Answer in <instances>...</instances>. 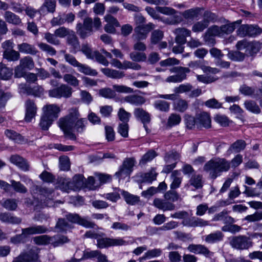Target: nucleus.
Returning a JSON list of instances; mask_svg holds the SVG:
<instances>
[{
  "label": "nucleus",
  "mask_w": 262,
  "mask_h": 262,
  "mask_svg": "<svg viewBox=\"0 0 262 262\" xmlns=\"http://www.w3.org/2000/svg\"><path fill=\"white\" fill-rule=\"evenodd\" d=\"M45 230H23L21 234H17L11 238V242L16 244L21 242L24 243L28 241L30 235L35 233H42Z\"/></svg>",
  "instance_id": "obj_13"
},
{
  "label": "nucleus",
  "mask_w": 262,
  "mask_h": 262,
  "mask_svg": "<svg viewBox=\"0 0 262 262\" xmlns=\"http://www.w3.org/2000/svg\"><path fill=\"white\" fill-rule=\"evenodd\" d=\"M157 154L156 152L154 150H150L145 153L141 158L139 161V165H145L148 162L151 161L154 159Z\"/></svg>",
  "instance_id": "obj_40"
},
{
  "label": "nucleus",
  "mask_w": 262,
  "mask_h": 262,
  "mask_svg": "<svg viewBox=\"0 0 262 262\" xmlns=\"http://www.w3.org/2000/svg\"><path fill=\"white\" fill-rule=\"evenodd\" d=\"M84 236L86 237L97 239V246L99 248H103L108 246H121L126 244V242L121 238H100L99 234L92 230L86 232Z\"/></svg>",
  "instance_id": "obj_2"
},
{
  "label": "nucleus",
  "mask_w": 262,
  "mask_h": 262,
  "mask_svg": "<svg viewBox=\"0 0 262 262\" xmlns=\"http://www.w3.org/2000/svg\"><path fill=\"white\" fill-rule=\"evenodd\" d=\"M244 106L248 111L253 113L259 114L260 112L259 106L254 101L251 100H246L244 102Z\"/></svg>",
  "instance_id": "obj_36"
},
{
  "label": "nucleus",
  "mask_w": 262,
  "mask_h": 262,
  "mask_svg": "<svg viewBox=\"0 0 262 262\" xmlns=\"http://www.w3.org/2000/svg\"><path fill=\"white\" fill-rule=\"evenodd\" d=\"M157 173L152 168L149 172L146 173H140L137 177L139 178V181L141 182L151 183L156 179Z\"/></svg>",
  "instance_id": "obj_25"
},
{
  "label": "nucleus",
  "mask_w": 262,
  "mask_h": 262,
  "mask_svg": "<svg viewBox=\"0 0 262 262\" xmlns=\"http://www.w3.org/2000/svg\"><path fill=\"white\" fill-rule=\"evenodd\" d=\"M66 40L67 43L71 46L72 52L76 53L80 49V42L77 36L73 31L67 37Z\"/></svg>",
  "instance_id": "obj_19"
},
{
  "label": "nucleus",
  "mask_w": 262,
  "mask_h": 262,
  "mask_svg": "<svg viewBox=\"0 0 262 262\" xmlns=\"http://www.w3.org/2000/svg\"><path fill=\"white\" fill-rule=\"evenodd\" d=\"M64 81L73 86H77L79 85V81L74 75L71 74H66L63 75Z\"/></svg>",
  "instance_id": "obj_55"
},
{
  "label": "nucleus",
  "mask_w": 262,
  "mask_h": 262,
  "mask_svg": "<svg viewBox=\"0 0 262 262\" xmlns=\"http://www.w3.org/2000/svg\"><path fill=\"white\" fill-rule=\"evenodd\" d=\"M162 251L160 249H154L148 250L145 254L141 258L142 259H145L146 258H151L161 255Z\"/></svg>",
  "instance_id": "obj_61"
},
{
  "label": "nucleus",
  "mask_w": 262,
  "mask_h": 262,
  "mask_svg": "<svg viewBox=\"0 0 262 262\" xmlns=\"http://www.w3.org/2000/svg\"><path fill=\"white\" fill-rule=\"evenodd\" d=\"M241 20H238L236 22L227 24L225 25H222L221 26V30L222 33V36H224V35H228L233 32V31L235 30V24L236 23L239 24L241 23Z\"/></svg>",
  "instance_id": "obj_45"
},
{
  "label": "nucleus",
  "mask_w": 262,
  "mask_h": 262,
  "mask_svg": "<svg viewBox=\"0 0 262 262\" xmlns=\"http://www.w3.org/2000/svg\"><path fill=\"white\" fill-rule=\"evenodd\" d=\"M113 111V108L111 105H105L100 106V113L102 117L105 118L111 117Z\"/></svg>",
  "instance_id": "obj_64"
},
{
  "label": "nucleus",
  "mask_w": 262,
  "mask_h": 262,
  "mask_svg": "<svg viewBox=\"0 0 262 262\" xmlns=\"http://www.w3.org/2000/svg\"><path fill=\"white\" fill-rule=\"evenodd\" d=\"M42 114L55 121L58 117L60 109L56 104H47L42 107Z\"/></svg>",
  "instance_id": "obj_14"
},
{
  "label": "nucleus",
  "mask_w": 262,
  "mask_h": 262,
  "mask_svg": "<svg viewBox=\"0 0 262 262\" xmlns=\"http://www.w3.org/2000/svg\"><path fill=\"white\" fill-rule=\"evenodd\" d=\"M101 71L107 77L113 79H120L125 76L123 72L110 68H102Z\"/></svg>",
  "instance_id": "obj_26"
},
{
  "label": "nucleus",
  "mask_w": 262,
  "mask_h": 262,
  "mask_svg": "<svg viewBox=\"0 0 262 262\" xmlns=\"http://www.w3.org/2000/svg\"><path fill=\"white\" fill-rule=\"evenodd\" d=\"M164 198L168 201H170L173 203L179 200V195L177 191L172 190L167 191L164 194Z\"/></svg>",
  "instance_id": "obj_57"
},
{
  "label": "nucleus",
  "mask_w": 262,
  "mask_h": 262,
  "mask_svg": "<svg viewBox=\"0 0 262 262\" xmlns=\"http://www.w3.org/2000/svg\"><path fill=\"white\" fill-rule=\"evenodd\" d=\"M11 183V188L16 192L21 193H25L27 192V188L20 182H17L14 180L10 181Z\"/></svg>",
  "instance_id": "obj_50"
},
{
  "label": "nucleus",
  "mask_w": 262,
  "mask_h": 262,
  "mask_svg": "<svg viewBox=\"0 0 262 262\" xmlns=\"http://www.w3.org/2000/svg\"><path fill=\"white\" fill-rule=\"evenodd\" d=\"M191 186L196 189L202 188L203 186V176L200 174L194 173L190 178L186 187Z\"/></svg>",
  "instance_id": "obj_22"
},
{
  "label": "nucleus",
  "mask_w": 262,
  "mask_h": 262,
  "mask_svg": "<svg viewBox=\"0 0 262 262\" xmlns=\"http://www.w3.org/2000/svg\"><path fill=\"white\" fill-rule=\"evenodd\" d=\"M121 194L125 202L129 205H136L140 201L139 196L131 194L127 191L122 190Z\"/></svg>",
  "instance_id": "obj_29"
},
{
  "label": "nucleus",
  "mask_w": 262,
  "mask_h": 262,
  "mask_svg": "<svg viewBox=\"0 0 262 262\" xmlns=\"http://www.w3.org/2000/svg\"><path fill=\"white\" fill-rule=\"evenodd\" d=\"M136 163V161L135 158H125L122 165L119 167V170L116 172L115 176L121 179L129 177L133 171V167Z\"/></svg>",
  "instance_id": "obj_6"
},
{
  "label": "nucleus",
  "mask_w": 262,
  "mask_h": 262,
  "mask_svg": "<svg viewBox=\"0 0 262 262\" xmlns=\"http://www.w3.org/2000/svg\"><path fill=\"white\" fill-rule=\"evenodd\" d=\"M163 32L159 29L152 32L150 35V41L151 45H155L158 43L163 38Z\"/></svg>",
  "instance_id": "obj_35"
},
{
  "label": "nucleus",
  "mask_w": 262,
  "mask_h": 262,
  "mask_svg": "<svg viewBox=\"0 0 262 262\" xmlns=\"http://www.w3.org/2000/svg\"><path fill=\"white\" fill-rule=\"evenodd\" d=\"M188 249L191 252L195 254H202L206 256H209L210 253L208 249L202 245L191 244L188 247Z\"/></svg>",
  "instance_id": "obj_27"
},
{
  "label": "nucleus",
  "mask_w": 262,
  "mask_h": 262,
  "mask_svg": "<svg viewBox=\"0 0 262 262\" xmlns=\"http://www.w3.org/2000/svg\"><path fill=\"white\" fill-rule=\"evenodd\" d=\"M134 115L137 120L142 122L145 130L147 132H148L146 124L150 122L149 114L142 108L136 107L134 110Z\"/></svg>",
  "instance_id": "obj_11"
},
{
  "label": "nucleus",
  "mask_w": 262,
  "mask_h": 262,
  "mask_svg": "<svg viewBox=\"0 0 262 262\" xmlns=\"http://www.w3.org/2000/svg\"><path fill=\"white\" fill-rule=\"evenodd\" d=\"M53 239L51 237L46 235L35 236L33 238L34 242L38 245H47L51 244V241Z\"/></svg>",
  "instance_id": "obj_53"
},
{
  "label": "nucleus",
  "mask_w": 262,
  "mask_h": 262,
  "mask_svg": "<svg viewBox=\"0 0 262 262\" xmlns=\"http://www.w3.org/2000/svg\"><path fill=\"white\" fill-rule=\"evenodd\" d=\"M76 30L80 37L84 39L90 36L93 32V20L89 17L83 18V24L79 23L77 24Z\"/></svg>",
  "instance_id": "obj_7"
},
{
  "label": "nucleus",
  "mask_w": 262,
  "mask_h": 262,
  "mask_svg": "<svg viewBox=\"0 0 262 262\" xmlns=\"http://www.w3.org/2000/svg\"><path fill=\"white\" fill-rule=\"evenodd\" d=\"M3 55L4 58L9 61H17L20 58L19 52L13 49L8 51H4Z\"/></svg>",
  "instance_id": "obj_38"
},
{
  "label": "nucleus",
  "mask_w": 262,
  "mask_h": 262,
  "mask_svg": "<svg viewBox=\"0 0 262 262\" xmlns=\"http://www.w3.org/2000/svg\"><path fill=\"white\" fill-rule=\"evenodd\" d=\"M66 218L69 222L79 224L85 228H95L96 225L94 223L81 217L78 214L69 213L66 215Z\"/></svg>",
  "instance_id": "obj_10"
},
{
  "label": "nucleus",
  "mask_w": 262,
  "mask_h": 262,
  "mask_svg": "<svg viewBox=\"0 0 262 262\" xmlns=\"http://www.w3.org/2000/svg\"><path fill=\"white\" fill-rule=\"evenodd\" d=\"M113 89L114 91L119 93H132L134 92L133 89L124 85H113Z\"/></svg>",
  "instance_id": "obj_58"
},
{
  "label": "nucleus",
  "mask_w": 262,
  "mask_h": 262,
  "mask_svg": "<svg viewBox=\"0 0 262 262\" xmlns=\"http://www.w3.org/2000/svg\"><path fill=\"white\" fill-rule=\"evenodd\" d=\"M38 258L37 254L31 249L28 253L20 254L13 262H33Z\"/></svg>",
  "instance_id": "obj_20"
},
{
  "label": "nucleus",
  "mask_w": 262,
  "mask_h": 262,
  "mask_svg": "<svg viewBox=\"0 0 262 262\" xmlns=\"http://www.w3.org/2000/svg\"><path fill=\"white\" fill-rule=\"evenodd\" d=\"M4 16L6 21L9 24L18 26L22 24L21 19L19 16L11 11H6Z\"/></svg>",
  "instance_id": "obj_28"
},
{
  "label": "nucleus",
  "mask_w": 262,
  "mask_h": 262,
  "mask_svg": "<svg viewBox=\"0 0 262 262\" xmlns=\"http://www.w3.org/2000/svg\"><path fill=\"white\" fill-rule=\"evenodd\" d=\"M180 157V154L179 152L171 151L166 154L164 159L167 163H170L172 161H176L179 160Z\"/></svg>",
  "instance_id": "obj_63"
},
{
  "label": "nucleus",
  "mask_w": 262,
  "mask_h": 262,
  "mask_svg": "<svg viewBox=\"0 0 262 262\" xmlns=\"http://www.w3.org/2000/svg\"><path fill=\"white\" fill-rule=\"evenodd\" d=\"M99 94L101 97L110 99H114L116 97V93L114 90L108 88L100 89L99 91Z\"/></svg>",
  "instance_id": "obj_41"
},
{
  "label": "nucleus",
  "mask_w": 262,
  "mask_h": 262,
  "mask_svg": "<svg viewBox=\"0 0 262 262\" xmlns=\"http://www.w3.org/2000/svg\"><path fill=\"white\" fill-rule=\"evenodd\" d=\"M230 167L229 162L224 158H214L208 161L203 169L208 172L211 178L214 179L223 171H228Z\"/></svg>",
  "instance_id": "obj_1"
},
{
  "label": "nucleus",
  "mask_w": 262,
  "mask_h": 262,
  "mask_svg": "<svg viewBox=\"0 0 262 262\" xmlns=\"http://www.w3.org/2000/svg\"><path fill=\"white\" fill-rule=\"evenodd\" d=\"M261 48V43L258 41L249 42L247 48V54L253 56L257 53Z\"/></svg>",
  "instance_id": "obj_34"
},
{
  "label": "nucleus",
  "mask_w": 262,
  "mask_h": 262,
  "mask_svg": "<svg viewBox=\"0 0 262 262\" xmlns=\"http://www.w3.org/2000/svg\"><path fill=\"white\" fill-rule=\"evenodd\" d=\"M72 89L66 84H61L59 86L49 91V95L51 97L56 98H70L72 94Z\"/></svg>",
  "instance_id": "obj_9"
},
{
  "label": "nucleus",
  "mask_w": 262,
  "mask_h": 262,
  "mask_svg": "<svg viewBox=\"0 0 262 262\" xmlns=\"http://www.w3.org/2000/svg\"><path fill=\"white\" fill-rule=\"evenodd\" d=\"M73 184L75 190H79L83 185V177L82 175H75L71 181Z\"/></svg>",
  "instance_id": "obj_52"
},
{
  "label": "nucleus",
  "mask_w": 262,
  "mask_h": 262,
  "mask_svg": "<svg viewBox=\"0 0 262 262\" xmlns=\"http://www.w3.org/2000/svg\"><path fill=\"white\" fill-rule=\"evenodd\" d=\"M74 123L66 117L60 118L58 122L59 127L63 132L72 130Z\"/></svg>",
  "instance_id": "obj_31"
},
{
  "label": "nucleus",
  "mask_w": 262,
  "mask_h": 262,
  "mask_svg": "<svg viewBox=\"0 0 262 262\" xmlns=\"http://www.w3.org/2000/svg\"><path fill=\"white\" fill-rule=\"evenodd\" d=\"M223 234L221 232H216L207 235L205 241L208 243H214L221 241L223 239Z\"/></svg>",
  "instance_id": "obj_46"
},
{
  "label": "nucleus",
  "mask_w": 262,
  "mask_h": 262,
  "mask_svg": "<svg viewBox=\"0 0 262 262\" xmlns=\"http://www.w3.org/2000/svg\"><path fill=\"white\" fill-rule=\"evenodd\" d=\"M181 121V117L180 115L175 113H172L170 114L168 119L167 125L169 126L177 125L180 124Z\"/></svg>",
  "instance_id": "obj_54"
},
{
  "label": "nucleus",
  "mask_w": 262,
  "mask_h": 262,
  "mask_svg": "<svg viewBox=\"0 0 262 262\" xmlns=\"http://www.w3.org/2000/svg\"><path fill=\"white\" fill-rule=\"evenodd\" d=\"M246 146V143L243 140H237L231 145L228 152H239L244 150Z\"/></svg>",
  "instance_id": "obj_33"
},
{
  "label": "nucleus",
  "mask_w": 262,
  "mask_h": 262,
  "mask_svg": "<svg viewBox=\"0 0 262 262\" xmlns=\"http://www.w3.org/2000/svg\"><path fill=\"white\" fill-rule=\"evenodd\" d=\"M176 35L175 41L177 43L185 44L186 42V37L190 36L191 32L185 28H178L173 31Z\"/></svg>",
  "instance_id": "obj_15"
},
{
  "label": "nucleus",
  "mask_w": 262,
  "mask_h": 262,
  "mask_svg": "<svg viewBox=\"0 0 262 262\" xmlns=\"http://www.w3.org/2000/svg\"><path fill=\"white\" fill-rule=\"evenodd\" d=\"M202 10V8L195 7L186 10L181 14L185 19L188 21H192L199 16Z\"/></svg>",
  "instance_id": "obj_21"
},
{
  "label": "nucleus",
  "mask_w": 262,
  "mask_h": 262,
  "mask_svg": "<svg viewBox=\"0 0 262 262\" xmlns=\"http://www.w3.org/2000/svg\"><path fill=\"white\" fill-rule=\"evenodd\" d=\"M179 174L180 172L178 170L172 171L171 174V177L172 179V182L170 185V188L171 189L174 190L180 187L182 181V178L178 177Z\"/></svg>",
  "instance_id": "obj_39"
},
{
  "label": "nucleus",
  "mask_w": 262,
  "mask_h": 262,
  "mask_svg": "<svg viewBox=\"0 0 262 262\" xmlns=\"http://www.w3.org/2000/svg\"><path fill=\"white\" fill-rule=\"evenodd\" d=\"M34 62L31 57L27 56L22 58L19 60V65L15 68V77H23L25 75L26 70H31L34 68Z\"/></svg>",
  "instance_id": "obj_4"
},
{
  "label": "nucleus",
  "mask_w": 262,
  "mask_h": 262,
  "mask_svg": "<svg viewBox=\"0 0 262 262\" xmlns=\"http://www.w3.org/2000/svg\"><path fill=\"white\" fill-rule=\"evenodd\" d=\"M117 115L122 123H128L131 116V114L126 112L123 108H119Z\"/></svg>",
  "instance_id": "obj_56"
},
{
  "label": "nucleus",
  "mask_w": 262,
  "mask_h": 262,
  "mask_svg": "<svg viewBox=\"0 0 262 262\" xmlns=\"http://www.w3.org/2000/svg\"><path fill=\"white\" fill-rule=\"evenodd\" d=\"M72 31L64 27H60L56 29L54 32L57 37L64 38L66 36L67 37Z\"/></svg>",
  "instance_id": "obj_60"
},
{
  "label": "nucleus",
  "mask_w": 262,
  "mask_h": 262,
  "mask_svg": "<svg viewBox=\"0 0 262 262\" xmlns=\"http://www.w3.org/2000/svg\"><path fill=\"white\" fill-rule=\"evenodd\" d=\"M17 49L20 53L32 55L36 54L38 52L34 46L27 42L18 44L17 45Z\"/></svg>",
  "instance_id": "obj_24"
},
{
  "label": "nucleus",
  "mask_w": 262,
  "mask_h": 262,
  "mask_svg": "<svg viewBox=\"0 0 262 262\" xmlns=\"http://www.w3.org/2000/svg\"><path fill=\"white\" fill-rule=\"evenodd\" d=\"M152 205L157 209L163 211H172L176 209V205L165 199L155 198Z\"/></svg>",
  "instance_id": "obj_12"
},
{
  "label": "nucleus",
  "mask_w": 262,
  "mask_h": 262,
  "mask_svg": "<svg viewBox=\"0 0 262 262\" xmlns=\"http://www.w3.org/2000/svg\"><path fill=\"white\" fill-rule=\"evenodd\" d=\"M54 121L51 118H49L43 114L41 116L39 126L43 130H48L49 127L51 125Z\"/></svg>",
  "instance_id": "obj_48"
},
{
  "label": "nucleus",
  "mask_w": 262,
  "mask_h": 262,
  "mask_svg": "<svg viewBox=\"0 0 262 262\" xmlns=\"http://www.w3.org/2000/svg\"><path fill=\"white\" fill-rule=\"evenodd\" d=\"M173 106L176 111L180 112H184L188 107V103L186 100L179 99L174 102Z\"/></svg>",
  "instance_id": "obj_44"
},
{
  "label": "nucleus",
  "mask_w": 262,
  "mask_h": 262,
  "mask_svg": "<svg viewBox=\"0 0 262 262\" xmlns=\"http://www.w3.org/2000/svg\"><path fill=\"white\" fill-rule=\"evenodd\" d=\"M51 238L53 239L51 241V244H52L54 247H57L69 241L67 237L64 236H55L51 237Z\"/></svg>",
  "instance_id": "obj_59"
},
{
  "label": "nucleus",
  "mask_w": 262,
  "mask_h": 262,
  "mask_svg": "<svg viewBox=\"0 0 262 262\" xmlns=\"http://www.w3.org/2000/svg\"><path fill=\"white\" fill-rule=\"evenodd\" d=\"M208 22L207 20H203L194 24L192 30L194 32H202L208 26Z\"/></svg>",
  "instance_id": "obj_49"
},
{
  "label": "nucleus",
  "mask_w": 262,
  "mask_h": 262,
  "mask_svg": "<svg viewBox=\"0 0 262 262\" xmlns=\"http://www.w3.org/2000/svg\"><path fill=\"white\" fill-rule=\"evenodd\" d=\"M12 75V70L7 68L4 64L0 63V78L8 80Z\"/></svg>",
  "instance_id": "obj_37"
},
{
  "label": "nucleus",
  "mask_w": 262,
  "mask_h": 262,
  "mask_svg": "<svg viewBox=\"0 0 262 262\" xmlns=\"http://www.w3.org/2000/svg\"><path fill=\"white\" fill-rule=\"evenodd\" d=\"M262 236L261 233H255L251 235L250 237L240 236L234 237L230 241L231 245L236 249H246L252 246V242L250 241L251 238L258 237L260 238Z\"/></svg>",
  "instance_id": "obj_5"
},
{
  "label": "nucleus",
  "mask_w": 262,
  "mask_h": 262,
  "mask_svg": "<svg viewBox=\"0 0 262 262\" xmlns=\"http://www.w3.org/2000/svg\"><path fill=\"white\" fill-rule=\"evenodd\" d=\"M197 121L198 126L202 125L206 128H209L211 126V119L209 115L203 112L197 116Z\"/></svg>",
  "instance_id": "obj_30"
},
{
  "label": "nucleus",
  "mask_w": 262,
  "mask_h": 262,
  "mask_svg": "<svg viewBox=\"0 0 262 262\" xmlns=\"http://www.w3.org/2000/svg\"><path fill=\"white\" fill-rule=\"evenodd\" d=\"M87 120L85 118H80L75 123L74 127L77 133H82L85 129Z\"/></svg>",
  "instance_id": "obj_62"
},
{
  "label": "nucleus",
  "mask_w": 262,
  "mask_h": 262,
  "mask_svg": "<svg viewBox=\"0 0 262 262\" xmlns=\"http://www.w3.org/2000/svg\"><path fill=\"white\" fill-rule=\"evenodd\" d=\"M129 57L131 60L135 62L145 61L147 57L145 53L142 52H132L129 54Z\"/></svg>",
  "instance_id": "obj_43"
},
{
  "label": "nucleus",
  "mask_w": 262,
  "mask_h": 262,
  "mask_svg": "<svg viewBox=\"0 0 262 262\" xmlns=\"http://www.w3.org/2000/svg\"><path fill=\"white\" fill-rule=\"evenodd\" d=\"M192 88V85L190 83L182 84L179 86L174 88L173 92L176 94L187 93L190 92Z\"/></svg>",
  "instance_id": "obj_51"
},
{
  "label": "nucleus",
  "mask_w": 262,
  "mask_h": 262,
  "mask_svg": "<svg viewBox=\"0 0 262 262\" xmlns=\"http://www.w3.org/2000/svg\"><path fill=\"white\" fill-rule=\"evenodd\" d=\"M25 120L27 122H30L36 114L37 106L33 100L28 99L25 102Z\"/></svg>",
  "instance_id": "obj_17"
},
{
  "label": "nucleus",
  "mask_w": 262,
  "mask_h": 262,
  "mask_svg": "<svg viewBox=\"0 0 262 262\" xmlns=\"http://www.w3.org/2000/svg\"><path fill=\"white\" fill-rule=\"evenodd\" d=\"M183 224L185 226L192 227H205L209 225V222L196 217L184 219Z\"/></svg>",
  "instance_id": "obj_16"
},
{
  "label": "nucleus",
  "mask_w": 262,
  "mask_h": 262,
  "mask_svg": "<svg viewBox=\"0 0 262 262\" xmlns=\"http://www.w3.org/2000/svg\"><path fill=\"white\" fill-rule=\"evenodd\" d=\"M155 28V25L151 23H149L146 25H139L135 27L132 38L133 40H145L148 33Z\"/></svg>",
  "instance_id": "obj_8"
},
{
  "label": "nucleus",
  "mask_w": 262,
  "mask_h": 262,
  "mask_svg": "<svg viewBox=\"0 0 262 262\" xmlns=\"http://www.w3.org/2000/svg\"><path fill=\"white\" fill-rule=\"evenodd\" d=\"M44 38L48 43L53 45L58 46L60 43V40L57 38L55 33L52 34L50 32H46L44 34Z\"/></svg>",
  "instance_id": "obj_47"
},
{
  "label": "nucleus",
  "mask_w": 262,
  "mask_h": 262,
  "mask_svg": "<svg viewBox=\"0 0 262 262\" xmlns=\"http://www.w3.org/2000/svg\"><path fill=\"white\" fill-rule=\"evenodd\" d=\"M56 7V0H45L38 9V12L40 13L47 12L53 13L55 11Z\"/></svg>",
  "instance_id": "obj_23"
},
{
  "label": "nucleus",
  "mask_w": 262,
  "mask_h": 262,
  "mask_svg": "<svg viewBox=\"0 0 262 262\" xmlns=\"http://www.w3.org/2000/svg\"><path fill=\"white\" fill-rule=\"evenodd\" d=\"M0 220L3 222L10 224H19L21 222L20 219L7 212L0 213Z\"/></svg>",
  "instance_id": "obj_32"
},
{
  "label": "nucleus",
  "mask_w": 262,
  "mask_h": 262,
  "mask_svg": "<svg viewBox=\"0 0 262 262\" xmlns=\"http://www.w3.org/2000/svg\"><path fill=\"white\" fill-rule=\"evenodd\" d=\"M124 101L132 105L139 106L144 104L146 102V99L141 95L132 94L125 96Z\"/></svg>",
  "instance_id": "obj_18"
},
{
  "label": "nucleus",
  "mask_w": 262,
  "mask_h": 262,
  "mask_svg": "<svg viewBox=\"0 0 262 262\" xmlns=\"http://www.w3.org/2000/svg\"><path fill=\"white\" fill-rule=\"evenodd\" d=\"M61 52L64 54L65 60L74 67H77L80 73L91 76H96L98 74L95 70L92 69L87 65L80 63L72 55L66 53L65 51H61Z\"/></svg>",
  "instance_id": "obj_3"
},
{
  "label": "nucleus",
  "mask_w": 262,
  "mask_h": 262,
  "mask_svg": "<svg viewBox=\"0 0 262 262\" xmlns=\"http://www.w3.org/2000/svg\"><path fill=\"white\" fill-rule=\"evenodd\" d=\"M228 57L234 61H242L245 57V54L240 51H229L227 54Z\"/></svg>",
  "instance_id": "obj_42"
}]
</instances>
